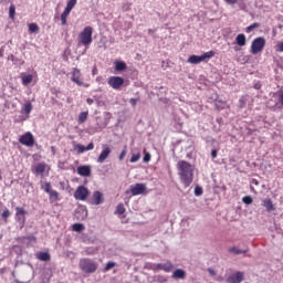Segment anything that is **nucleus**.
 Here are the masks:
<instances>
[{"label":"nucleus","instance_id":"nucleus-1","mask_svg":"<svg viewBox=\"0 0 283 283\" xmlns=\"http://www.w3.org/2000/svg\"><path fill=\"white\" fill-rule=\"evenodd\" d=\"M177 167L181 185H184V187H191V182H193V165L180 160L178 161Z\"/></svg>","mask_w":283,"mask_h":283},{"label":"nucleus","instance_id":"nucleus-2","mask_svg":"<svg viewBox=\"0 0 283 283\" xmlns=\"http://www.w3.org/2000/svg\"><path fill=\"white\" fill-rule=\"evenodd\" d=\"M92 34H94V28L85 27L83 31L78 34V43L85 45V48H87V45H92Z\"/></svg>","mask_w":283,"mask_h":283},{"label":"nucleus","instance_id":"nucleus-3","mask_svg":"<svg viewBox=\"0 0 283 283\" xmlns=\"http://www.w3.org/2000/svg\"><path fill=\"white\" fill-rule=\"evenodd\" d=\"M80 269L83 271V273H96L98 265L91 259H81Z\"/></svg>","mask_w":283,"mask_h":283},{"label":"nucleus","instance_id":"nucleus-4","mask_svg":"<svg viewBox=\"0 0 283 283\" xmlns=\"http://www.w3.org/2000/svg\"><path fill=\"white\" fill-rule=\"evenodd\" d=\"M266 45V39L264 36L255 38L251 44V54H260Z\"/></svg>","mask_w":283,"mask_h":283},{"label":"nucleus","instance_id":"nucleus-5","mask_svg":"<svg viewBox=\"0 0 283 283\" xmlns=\"http://www.w3.org/2000/svg\"><path fill=\"white\" fill-rule=\"evenodd\" d=\"M76 3H77V0H67L66 7L61 14L62 25H67V17H70V12H72V10H74V8L76 7Z\"/></svg>","mask_w":283,"mask_h":283},{"label":"nucleus","instance_id":"nucleus-6","mask_svg":"<svg viewBox=\"0 0 283 283\" xmlns=\"http://www.w3.org/2000/svg\"><path fill=\"white\" fill-rule=\"evenodd\" d=\"M213 54H216L213 51H208L202 55H190L188 59V63H191L192 65H198V63H202V61H207V59H212Z\"/></svg>","mask_w":283,"mask_h":283},{"label":"nucleus","instance_id":"nucleus-7","mask_svg":"<svg viewBox=\"0 0 283 283\" xmlns=\"http://www.w3.org/2000/svg\"><path fill=\"white\" fill-rule=\"evenodd\" d=\"M145 191H147L146 184H135V185H132L130 188L125 191V193L127 196H129V193H130V196H140Z\"/></svg>","mask_w":283,"mask_h":283},{"label":"nucleus","instance_id":"nucleus-8","mask_svg":"<svg viewBox=\"0 0 283 283\" xmlns=\"http://www.w3.org/2000/svg\"><path fill=\"white\" fill-rule=\"evenodd\" d=\"M19 143L21 145H24L25 147H34V135H32L30 132H27L19 138Z\"/></svg>","mask_w":283,"mask_h":283},{"label":"nucleus","instance_id":"nucleus-9","mask_svg":"<svg viewBox=\"0 0 283 283\" xmlns=\"http://www.w3.org/2000/svg\"><path fill=\"white\" fill-rule=\"evenodd\" d=\"M107 84L109 85V87H112L113 90H120V87H123V85H125V78L120 77V76H111L108 78Z\"/></svg>","mask_w":283,"mask_h":283},{"label":"nucleus","instance_id":"nucleus-10","mask_svg":"<svg viewBox=\"0 0 283 283\" xmlns=\"http://www.w3.org/2000/svg\"><path fill=\"white\" fill-rule=\"evenodd\" d=\"M90 196V190L85 186H78L74 192L75 200H87Z\"/></svg>","mask_w":283,"mask_h":283},{"label":"nucleus","instance_id":"nucleus-11","mask_svg":"<svg viewBox=\"0 0 283 283\" xmlns=\"http://www.w3.org/2000/svg\"><path fill=\"white\" fill-rule=\"evenodd\" d=\"M71 81L78 85V87H90V84L83 83V80H81V70L73 69Z\"/></svg>","mask_w":283,"mask_h":283},{"label":"nucleus","instance_id":"nucleus-12","mask_svg":"<svg viewBox=\"0 0 283 283\" xmlns=\"http://www.w3.org/2000/svg\"><path fill=\"white\" fill-rule=\"evenodd\" d=\"M87 218V207L78 206L74 212V220L83 221Z\"/></svg>","mask_w":283,"mask_h":283},{"label":"nucleus","instance_id":"nucleus-13","mask_svg":"<svg viewBox=\"0 0 283 283\" xmlns=\"http://www.w3.org/2000/svg\"><path fill=\"white\" fill-rule=\"evenodd\" d=\"M15 220L19 222L21 229L25 226V209L21 207L15 208Z\"/></svg>","mask_w":283,"mask_h":283},{"label":"nucleus","instance_id":"nucleus-14","mask_svg":"<svg viewBox=\"0 0 283 283\" xmlns=\"http://www.w3.org/2000/svg\"><path fill=\"white\" fill-rule=\"evenodd\" d=\"M151 269L153 271H165V273H169L171 272V269H174V264H171V262L154 263Z\"/></svg>","mask_w":283,"mask_h":283},{"label":"nucleus","instance_id":"nucleus-15","mask_svg":"<svg viewBox=\"0 0 283 283\" xmlns=\"http://www.w3.org/2000/svg\"><path fill=\"white\" fill-rule=\"evenodd\" d=\"M228 283H242L244 282V272L239 271L227 277Z\"/></svg>","mask_w":283,"mask_h":283},{"label":"nucleus","instance_id":"nucleus-16","mask_svg":"<svg viewBox=\"0 0 283 283\" xmlns=\"http://www.w3.org/2000/svg\"><path fill=\"white\" fill-rule=\"evenodd\" d=\"M109 154H112V149L109 148V146L104 145L102 153L99 154L98 158H97V163H105L107 160V158H109Z\"/></svg>","mask_w":283,"mask_h":283},{"label":"nucleus","instance_id":"nucleus-17","mask_svg":"<svg viewBox=\"0 0 283 283\" xmlns=\"http://www.w3.org/2000/svg\"><path fill=\"white\" fill-rule=\"evenodd\" d=\"M77 174L83 178H90V176H92V166L84 165L77 167Z\"/></svg>","mask_w":283,"mask_h":283},{"label":"nucleus","instance_id":"nucleus-18","mask_svg":"<svg viewBox=\"0 0 283 283\" xmlns=\"http://www.w3.org/2000/svg\"><path fill=\"white\" fill-rule=\"evenodd\" d=\"M103 202H105V199L103 198V192H101L98 190L93 192V198H92L91 205L98 206V205H103Z\"/></svg>","mask_w":283,"mask_h":283},{"label":"nucleus","instance_id":"nucleus-19","mask_svg":"<svg viewBox=\"0 0 283 283\" xmlns=\"http://www.w3.org/2000/svg\"><path fill=\"white\" fill-rule=\"evenodd\" d=\"M228 251L229 253H232V255H242L244 253H249V248L240 249L238 247H232Z\"/></svg>","mask_w":283,"mask_h":283},{"label":"nucleus","instance_id":"nucleus-20","mask_svg":"<svg viewBox=\"0 0 283 283\" xmlns=\"http://www.w3.org/2000/svg\"><path fill=\"white\" fill-rule=\"evenodd\" d=\"M262 206L269 213H271V211H275V206L273 205V201L271 199H263Z\"/></svg>","mask_w":283,"mask_h":283},{"label":"nucleus","instance_id":"nucleus-21","mask_svg":"<svg viewBox=\"0 0 283 283\" xmlns=\"http://www.w3.org/2000/svg\"><path fill=\"white\" fill-rule=\"evenodd\" d=\"M172 277H174V280H185L187 277V272L182 269H177L172 273Z\"/></svg>","mask_w":283,"mask_h":283},{"label":"nucleus","instance_id":"nucleus-22","mask_svg":"<svg viewBox=\"0 0 283 283\" xmlns=\"http://www.w3.org/2000/svg\"><path fill=\"white\" fill-rule=\"evenodd\" d=\"M235 43L240 48H244V45H247V35H244V33L238 34L235 38Z\"/></svg>","mask_w":283,"mask_h":283},{"label":"nucleus","instance_id":"nucleus-23","mask_svg":"<svg viewBox=\"0 0 283 283\" xmlns=\"http://www.w3.org/2000/svg\"><path fill=\"white\" fill-rule=\"evenodd\" d=\"M114 65L115 72H125V70H127V63H125L124 61H116Z\"/></svg>","mask_w":283,"mask_h":283},{"label":"nucleus","instance_id":"nucleus-24","mask_svg":"<svg viewBox=\"0 0 283 283\" xmlns=\"http://www.w3.org/2000/svg\"><path fill=\"white\" fill-rule=\"evenodd\" d=\"M35 258L40 260V262H50V254L48 252H38Z\"/></svg>","mask_w":283,"mask_h":283},{"label":"nucleus","instance_id":"nucleus-25","mask_svg":"<svg viewBox=\"0 0 283 283\" xmlns=\"http://www.w3.org/2000/svg\"><path fill=\"white\" fill-rule=\"evenodd\" d=\"M33 174H36L38 176H41V174H45V164L39 163L34 167Z\"/></svg>","mask_w":283,"mask_h":283},{"label":"nucleus","instance_id":"nucleus-26","mask_svg":"<svg viewBox=\"0 0 283 283\" xmlns=\"http://www.w3.org/2000/svg\"><path fill=\"white\" fill-rule=\"evenodd\" d=\"M87 116H90L88 112L80 113L78 118H77L78 125H83V123H85V120H87Z\"/></svg>","mask_w":283,"mask_h":283},{"label":"nucleus","instance_id":"nucleus-27","mask_svg":"<svg viewBox=\"0 0 283 283\" xmlns=\"http://www.w3.org/2000/svg\"><path fill=\"white\" fill-rule=\"evenodd\" d=\"M33 78L32 74L22 75V85H30Z\"/></svg>","mask_w":283,"mask_h":283},{"label":"nucleus","instance_id":"nucleus-28","mask_svg":"<svg viewBox=\"0 0 283 283\" xmlns=\"http://www.w3.org/2000/svg\"><path fill=\"white\" fill-rule=\"evenodd\" d=\"M48 193L50 196V201L51 202H56V200H59V192L56 190H51Z\"/></svg>","mask_w":283,"mask_h":283},{"label":"nucleus","instance_id":"nucleus-29","mask_svg":"<svg viewBox=\"0 0 283 283\" xmlns=\"http://www.w3.org/2000/svg\"><path fill=\"white\" fill-rule=\"evenodd\" d=\"M29 32H30L31 34H36V33H39V24H36V23H31V24H29Z\"/></svg>","mask_w":283,"mask_h":283},{"label":"nucleus","instance_id":"nucleus-30","mask_svg":"<svg viewBox=\"0 0 283 283\" xmlns=\"http://www.w3.org/2000/svg\"><path fill=\"white\" fill-rule=\"evenodd\" d=\"M85 230V226L83 223H74L73 224V231H76V233H81V231Z\"/></svg>","mask_w":283,"mask_h":283},{"label":"nucleus","instance_id":"nucleus-31","mask_svg":"<svg viewBox=\"0 0 283 283\" xmlns=\"http://www.w3.org/2000/svg\"><path fill=\"white\" fill-rule=\"evenodd\" d=\"M24 114L30 115L32 113V103L27 102L23 107Z\"/></svg>","mask_w":283,"mask_h":283},{"label":"nucleus","instance_id":"nucleus-32","mask_svg":"<svg viewBox=\"0 0 283 283\" xmlns=\"http://www.w3.org/2000/svg\"><path fill=\"white\" fill-rule=\"evenodd\" d=\"M255 28H260V23L254 22L251 25L247 27L245 32L249 34V33L253 32V30H255Z\"/></svg>","mask_w":283,"mask_h":283},{"label":"nucleus","instance_id":"nucleus-33","mask_svg":"<svg viewBox=\"0 0 283 283\" xmlns=\"http://www.w3.org/2000/svg\"><path fill=\"white\" fill-rule=\"evenodd\" d=\"M15 12H17V8L14 7V4H11L9 7V19H14Z\"/></svg>","mask_w":283,"mask_h":283},{"label":"nucleus","instance_id":"nucleus-34","mask_svg":"<svg viewBox=\"0 0 283 283\" xmlns=\"http://www.w3.org/2000/svg\"><path fill=\"white\" fill-rule=\"evenodd\" d=\"M115 213H117V216H123V213H125V207H123V203L117 205Z\"/></svg>","mask_w":283,"mask_h":283},{"label":"nucleus","instance_id":"nucleus-35","mask_svg":"<svg viewBox=\"0 0 283 283\" xmlns=\"http://www.w3.org/2000/svg\"><path fill=\"white\" fill-rule=\"evenodd\" d=\"M11 59L14 65H23V63H25L23 60L15 57L14 55H11Z\"/></svg>","mask_w":283,"mask_h":283},{"label":"nucleus","instance_id":"nucleus-36","mask_svg":"<svg viewBox=\"0 0 283 283\" xmlns=\"http://www.w3.org/2000/svg\"><path fill=\"white\" fill-rule=\"evenodd\" d=\"M242 202H243L244 205H253V197H251V196H245V197L242 198Z\"/></svg>","mask_w":283,"mask_h":283},{"label":"nucleus","instance_id":"nucleus-37","mask_svg":"<svg viewBox=\"0 0 283 283\" xmlns=\"http://www.w3.org/2000/svg\"><path fill=\"white\" fill-rule=\"evenodd\" d=\"M114 266H116V262L109 261L106 263L104 271H112V269H114Z\"/></svg>","mask_w":283,"mask_h":283},{"label":"nucleus","instance_id":"nucleus-38","mask_svg":"<svg viewBox=\"0 0 283 283\" xmlns=\"http://www.w3.org/2000/svg\"><path fill=\"white\" fill-rule=\"evenodd\" d=\"M75 149H76L77 154H85V151H87L86 148H85V146H83V145H81V144H77V145L75 146Z\"/></svg>","mask_w":283,"mask_h":283},{"label":"nucleus","instance_id":"nucleus-39","mask_svg":"<svg viewBox=\"0 0 283 283\" xmlns=\"http://www.w3.org/2000/svg\"><path fill=\"white\" fill-rule=\"evenodd\" d=\"M202 193H203L202 187L196 186L195 187V196L200 197V196H202Z\"/></svg>","mask_w":283,"mask_h":283},{"label":"nucleus","instance_id":"nucleus-40","mask_svg":"<svg viewBox=\"0 0 283 283\" xmlns=\"http://www.w3.org/2000/svg\"><path fill=\"white\" fill-rule=\"evenodd\" d=\"M138 160H140V154H134L130 157V163H138Z\"/></svg>","mask_w":283,"mask_h":283},{"label":"nucleus","instance_id":"nucleus-41","mask_svg":"<svg viewBox=\"0 0 283 283\" xmlns=\"http://www.w3.org/2000/svg\"><path fill=\"white\" fill-rule=\"evenodd\" d=\"M44 191H45V193H50V191H52V184L45 182L44 184Z\"/></svg>","mask_w":283,"mask_h":283},{"label":"nucleus","instance_id":"nucleus-42","mask_svg":"<svg viewBox=\"0 0 283 283\" xmlns=\"http://www.w3.org/2000/svg\"><path fill=\"white\" fill-rule=\"evenodd\" d=\"M244 105H247V97L243 96L239 99V107L242 109Z\"/></svg>","mask_w":283,"mask_h":283},{"label":"nucleus","instance_id":"nucleus-43","mask_svg":"<svg viewBox=\"0 0 283 283\" xmlns=\"http://www.w3.org/2000/svg\"><path fill=\"white\" fill-rule=\"evenodd\" d=\"M94 254H96V250L95 249L87 248L85 250V255H94Z\"/></svg>","mask_w":283,"mask_h":283},{"label":"nucleus","instance_id":"nucleus-44","mask_svg":"<svg viewBox=\"0 0 283 283\" xmlns=\"http://www.w3.org/2000/svg\"><path fill=\"white\" fill-rule=\"evenodd\" d=\"M2 218H3V220H7V218H10V210H8V209H4L3 211H2Z\"/></svg>","mask_w":283,"mask_h":283},{"label":"nucleus","instance_id":"nucleus-45","mask_svg":"<svg viewBox=\"0 0 283 283\" xmlns=\"http://www.w3.org/2000/svg\"><path fill=\"white\" fill-rule=\"evenodd\" d=\"M138 101H140V98H130L129 104L132 105V107H136V105L138 104Z\"/></svg>","mask_w":283,"mask_h":283},{"label":"nucleus","instance_id":"nucleus-46","mask_svg":"<svg viewBox=\"0 0 283 283\" xmlns=\"http://www.w3.org/2000/svg\"><path fill=\"white\" fill-rule=\"evenodd\" d=\"M144 163H149L151 160V155L149 153H146L143 158Z\"/></svg>","mask_w":283,"mask_h":283},{"label":"nucleus","instance_id":"nucleus-47","mask_svg":"<svg viewBox=\"0 0 283 283\" xmlns=\"http://www.w3.org/2000/svg\"><path fill=\"white\" fill-rule=\"evenodd\" d=\"M276 52H283V42H277Z\"/></svg>","mask_w":283,"mask_h":283},{"label":"nucleus","instance_id":"nucleus-48","mask_svg":"<svg viewBox=\"0 0 283 283\" xmlns=\"http://www.w3.org/2000/svg\"><path fill=\"white\" fill-rule=\"evenodd\" d=\"M157 282H159V283H165V282H167V279H166V276L158 275V276H157Z\"/></svg>","mask_w":283,"mask_h":283},{"label":"nucleus","instance_id":"nucleus-49","mask_svg":"<svg viewBox=\"0 0 283 283\" xmlns=\"http://www.w3.org/2000/svg\"><path fill=\"white\" fill-rule=\"evenodd\" d=\"M86 151H92V149H94V143H90L86 147H85Z\"/></svg>","mask_w":283,"mask_h":283},{"label":"nucleus","instance_id":"nucleus-50","mask_svg":"<svg viewBox=\"0 0 283 283\" xmlns=\"http://www.w3.org/2000/svg\"><path fill=\"white\" fill-rule=\"evenodd\" d=\"M211 158L212 159L218 158V150L217 149L211 150Z\"/></svg>","mask_w":283,"mask_h":283},{"label":"nucleus","instance_id":"nucleus-51","mask_svg":"<svg viewBox=\"0 0 283 283\" xmlns=\"http://www.w3.org/2000/svg\"><path fill=\"white\" fill-rule=\"evenodd\" d=\"M226 3H229V6H234V3H238V0H226Z\"/></svg>","mask_w":283,"mask_h":283},{"label":"nucleus","instance_id":"nucleus-52","mask_svg":"<svg viewBox=\"0 0 283 283\" xmlns=\"http://www.w3.org/2000/svg\"><path fill=\"white\" fill-rule=\"evenodd\" d=\"M254 90H262V84L260 82H256L254 84Z\"/></svg>","mask_w":283,"mask_h":283},{"label":"nucleus","instance_id":"nucleus-53","mask_svg":"<svg viewBox=\"0 0 283 283\" xmlns=\"http://www.w3.org/2000/svg\"><path fill=\"white\" fill-rule=\"evenodd\" d=\"M279 102H280L281 105L283 106V92L280 93V95H279Z\"/></svg>","mask_w":283,"mask_h":283},{"label":"nucleus","instance_id":"nucleus-54","mask_svg":"<svg viewBox=\"0 0 283 283\" xmlns=\"http://www.w3.org/2000/svg\"><path fill=\"white\" fill-rule=\"evenodd\" d=\"M86 103H87V105H93V104H94V99L87 98V99H86Z\"/></svg>","mask_w":283,"mask_h":283},{"label":"nucleus","instance_id":"nucleus-55","mask_svg":"<svg viewBox=\"0 0 283 283\" xmlns=\"http://www.w3.org/2000/svg\"><path fill=\"white\" fill-rule=\"evenodd\" d=\"M125 154H126L125 150H123V151L120 153V155H119V160H123V158H125Z\"/></svg>","mask_w":283,"mask_h":283},{"label":"nucleus","instance_id":"nucleus-56","mask_svg":"<svg viewBox=\"0 0 283 283\" xmlns=\"http://www.w3.org/2000/svg\"><path fill=\"white\" fill-rule=\"evenodd\" d=\"M155 33L156 31L154 29H148V34H151V36H154Z\"/></svg>","mask_w":283,"mask_h":283},{"label":"nucleus","instance_id":"nucleus-57","mask_svg":"<svg viewBox=\"0 0 283 283\" xmlns=\"http://www.w3.org/2000/svg\"><path fill=\"white\" fill-rule=\"evenodd\" d=\"M208 273H210V275H216V271L213 269H208Z\"/></svg>","mask_w":283,"mask_h":283},{"label":"nucleus","instance_id":"nucleus-58","mask_svg":"<svg viewBox=\"0 0 283 283\" xmlns=\"http://www.w3.org/2000/svg\"><path fill=\"white\" fill-rule=\"evenodd\" d=\"M252 182L258 187V185H260V182L258 181V179H252Z\"/></svg>","mask_w":283,"mask_h":283},{"label":"nucleus","instance_id":"nucleus-59","mask_svg":"<svg viewBox=\"0 0 283 283\" xmlns=\"http://www.w3.org/2000/svg\"><path fill=\"white\" fill-rule=\"evenodd\" d=\"M0 56H3V52L2 51H0Z\"/></svg>","mask_w":283,"mask_h":283},{"label":"nucleus","instance_id":"nucleus-60","mask_svg":"<svg viewBox=\"0 0 283 283\" xmlns=\"http://www.w3.org/2000/svg\"><path fill=\"white\" fill-rule=\"evenodd\" d=\"M10 60L12 61V55H10Z\"/></svg>","mask_w":283,"mask_h":283}]
</instances>
